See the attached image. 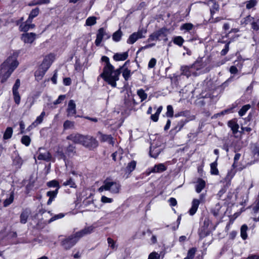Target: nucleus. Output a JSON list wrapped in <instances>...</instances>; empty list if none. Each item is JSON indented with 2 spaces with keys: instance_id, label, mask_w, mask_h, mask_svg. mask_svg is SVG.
Segmentation results:
<instances>
[{
  "instance_id": "f257e3e1",
  "label": "nucleus",
  "mask_w": 259,
  "mask_h": 259,
  "mask_svg": "<svg viewBox=\"0 0 259 259\" xmlns=\"http://www.w3.org/2000/svg\"><path fill=\"white\" fill-rule=\"evenodd\" d=\"M94 229V227L93 226H89L69 236L62 241L61 244L62 246L66 250L70 249L76 244L81 238L92 233Z\"/></svg>"
},
{
  "instance_id": "f03ea898",
  "label": "nucleus",
  "mask_w": 259,
  "mask_h": 259,
  "mask_svg": "<svg viewBox=\"0 0 259 259\" xmlns=\"http://www.w3.org/2000/svg\"><path fill=\"white\" fill-rule=\"evenodd\" d=\"M15 56H10L0 66L1 82H5L18 65Z\"/></svg>"
},
{
  "instance_id": "7ed1b4c3",
  "label": "nucleus",
  "mask_w": 259,
  "mask_h": 259,
  "mask_svg": "<svg viewBox=\"0 0 259 259\" xmlns=\"http://www.w3.org/2000/svg\"><path fill=\"white\" fill-rule=\"evenodd\" d=\"M121 73L120 69L114 70L113 66L103 68V72L100 75L105 81L115 88L116 86V81L119 80V76Z\"/></svg>"
},
{
  "instance_id": "20e7f679",
  "label": "nucleus",
  "mask_w": 259,
  "mask_h": 259,
  "mask_svg": "<svg viewBox=\"0 0 259 259\" xmlns=\"http://www.w3.org/2000/svg\"><path fill=\"white\" fill-rule=\"evenodd\" d=\"M120 185L118 182L105 180L103 185L98 189V191L102 192L104 191H108L112 194H117L119 192Z\"/></svg>"
},
{
  "instance_id": "39448f33",
  "label": "nucleus",
  "mask_w": 259,
  "mask_h": 259,
  "mask_svg": "<svg viewBox=\"0 0 259 259\" xmlns=\"http://www.w3.org/2000/svg\"><path fill=\"white\" fill-rule=\"evenodd\" d=\"M81 145L89 150H92L96 148L99 143L95 138L90 135H83Z\"/></svg>"
},
{
  "instance_id": "423d86ee",
  "label": "nucleus",
  "mask_w": 259,
  "mask_h": 259,
  "mask_svg": "<svg viewBox=\"0 0 259 259\" xmlns=\"http://www.w3.org/2000/svg\"><path fill=\"white\" fill-rule=\"evenodd\" d=\"M241 23L245 25L250 24L251 27L253 30L257 31L259 30V17L258 16L252 17L248 15L244 18Z\"/></svg>"
},
{
  "instance_id": "0eeeda50",
  "label": "nucleus",
  "mask_w": 259,
  "mask_h": 259,
  "mask_svg": "<svg viewBox=\"0 0 259 259\" xmlns=\"http://www.w3.org/2000/svg\"><path fill=\"white\" fill-rule=\"evenodd\" d=\"M147 33V30L144 29H139L137 32H134L130 35L127 40V43L128 44H134L138 39L144 38L145 34Z\"/></svg>"
},
{
  "instance_id": "6e6552de",
  "label": "nucleus",
  "mask_w": 259,
  "mask_h": 259,
  "mask_svg": "<svg viewBox=\"0 0 259 259\" xmlns=\"http://www.w3.org/2000/svg\"><path fill=\"white\" fill-rule=\"evenodd\" d=\"M110 37V35L106 32L104 28H100L98 31L95 44L96 46H99L103 38L108 39Z\"/></svg>"
},
{
  "instance_id": "1a4fd4ad",
  "label": "nucleus",
  "mask_w": 259,
  "mask_h": 259,
  "mask_svg": "<svg viewBox=\"0 0 259 259\" xmlns=\"http://www.w3.org/2000/svg\"><path fill=\"white\" fill-rule=\"evenodd\" d=\"M37 159L38 160H42L46 161H49L52 158L51 153L42 148H39L37 151Z\"/></svg>"
},
{
  "instance_id": "9d476101",
  "label": "nucleus",
  "mask_w": 259,
  "mask_h": 259,
  "mask_svg": "<svg viewBox=\"0 0 259 259\" xmlns=\"http://www.w3.org/2000/svg\"><path fill=\"white\" fill-rule=\"evenodd\" d=\"M181 75H185L187 77L190 76L192 74L195 75V65L191 66H183L181 67Z\"/></svg>"
},
{
  "instance_id": "9b49d317",
  "label": "nucleus",
  "mask_w": 259,
  "mask_h": 259,
  "mask_svg": "<svg viewBox=\"0 0 259 259\" xmlns=\"http://www.w3.org/2000/svg\"><path fill=\"white\" fill-rule=\"evenodd\" d=\"M166 170V167L163 163L156 164L153 167L148 168L147 171V175L151 173H160Z\"/></svg>"
},
{
  "instance_id": "f8f14e48",
  "label": "nucleus",
  "mask_w": 259,
  "mask_h": 259,
  "mask_svg": "<svg viewBox=\"0 0 259 259\" xmlns=\"http://www.w3.org/2000/svg\"><path fill=\"white\" fill-rule=\"evenodd\" d=\"M36 38L34 33H24L21 35V39L25 44H32Z\"/></svg>"
},
{
  "instance_id": "ddd939ff",
  "label": "nucleus",
  "mask_w": 259,
  "mask_h": 259,
  "mask_svg": "<svg viewBox=\"0 0 259 259\" xmlns=\"http://www.w3.org/2000/svg\"><path fill=\"white\" fill-rule=\"evenodd\" d=\"M83 135L78 133H72L66 137V139L71 141L74 144H81Z\"/></svg>"
},
{
  "instance_id": "4468645a",
  "label": "nucleus",
  "mask_w": 259,
  "mask_h": 259,
  "mask_svg": "<svg viewBox=\"0 0 259 259\" xmlns=\"http://www.w3.org/2000/svg\"><path fill=\"white\" fill-rule=\"evenodd\" d=\"M54 59V56L53 54H51L46 56L44 59L42 63L40 65V66L47 70L53 62Z\"/></svg>"
},
{
  "instance_id": "2eb2a0df",
  "label": "nucleus",
  "mask_w": 259,
  "mask_h": 259,
  "mask_svg": "<svg viewBox=\"0 0 259 259\" xmlns=\"http://www.w3.org/2000/svg\"><path fill=\"white\" fill-rule=\"evenodd\" d=\"M97 136L101 142H106L112 145H114V141H113V138L111 135L103 134L101 132H98Z\"/></svg>"
},
{
  "instance_id": "dca6fc26",
  "label": "nucleus",
  "mask_w": 259,
  "mask_h": 259,
  "mask_svg": "<svg viewBox=\"0 0 259 259\" xmlns=\"http://www.w3.org/2000/svg\"><path fill=\"white\" fill-rule=\"evenodd\" d=\"M157 36L158 40H163L166 41L168 40L167 37L168 29L165 28H162L157 31H155Z\"/></svg>"
},
{
  "instance_id": "f3484780",
  "label": "nucleus",
  "mask_w": 259,
  "mask_h": 259,
  "mask_svg": "<svg viewBox=\"0 0 259 259\" xmlns=\"http://www.w3.org/2000/svg\"><path fill=\"white\" fill-rule=\"evenodd\" d=\"M76 146L73 144H69L65 148V151L67 157H72L76 154Z\"/></svg>"
},
{
  "instance_id": "a211bd4d",
  "label": "nucleus",
  "mask_w": 259,
  "mask_h": 259,
  "mask_svg": "<svg viewBox=\"0 0 259 259\" xmlns=\"http://www.w3.org/2000/svg\"><path fill=\"white\" fill-rule=\"evenodd\" d=\"M67 112L68 117L73 116L76 113V104L73 100L69 101Z\"/></svg>"
},
{
  "instance_id": "6ab92c4d",
  "label": "nucleus",
  "mask_w": 259,
  "mask_h": 259,
  "mask_svg": "<svg viewBox=\"0 0 259 259\" xmlns=\"http://www.w3.org/2000/svg\"><path fill=\"white\" fill-rule=\"evenodd\" d=\"M32 21H30L28 22V19L26 21L25 23H22L19 27L20 30L21 31L26 32L29 30L30 29H32L34 28V24L31 23Z\"/></svg>"
},
{
  "instance_id": "aec40b11",
  "label": "nucleus",
  "mask_w": 259,
  "mask_h": 259,
  "mask_svg": "<svg viewBox=\"0 0 259 259\" xmlns=\"http://www.w3.org/2000/svg\"><path fill=\"white\" fill-rule=\"evenodd\" d=\"M200 204V200L197 199H194L192 202V206L190 209L189 212L191 215H194L197 211L198 206Z\"/></svg>"
},
{
  "instance_id": "412c9836",
  "label": "nucleus",
  "mask_w": 259,
  "mask_h": 259,
  "mask_svg": "<svg viewBox=\"0 0 259 259\" xmlns=\"http://www.w3.org/2000/svg\"><path fill=\"white\" fill-rule=\"evenodd\" d=\"M128 52H123L121 53H116L114 55L113 58L116 61L125 60L128 57Z\"/></svg>"
},
{
  "instance_id": "4be33fe9",
  "label": "nucleus",
  "mask_w": 259,
  "mask_h": 259,
  "mask_svg": "<svg viewBox=\"0 0 259 259\" xmlns=\"http://www.w3.org/2000/svg\"><path fill=\"white\" fill-rule=\"evenodd\" d=\"M205 186V182L201 179H199L195 185L196 191L199 193L204 188Z\"/></svg>"
},
{
  "instance_id": "5701e85b",
  "label": "nucleus",
  "mask_w": 259,
  "mask_h": 259,
  "mask_svg": "<svg viewBox=\"0 0 259 259\" xmlns=\"http://www.w3.org/2000/svg\"><path fill=\"white\" fill-rule=\"evenodd\" d=\"M228 125L231 128L233 134L237 133L239 128V125L235 121L233 120L229 121L228 122Z\"/></svg>"
},
{
  "instance_id": "b1692460",
  "label": "nucleus",
  "mask_w": 259,
  "mask_h": 259,
  "mask_svg": "<svg viewBox=\"0 0 259 259\" xmlns=\"http://www.w3.org/2000/svg\"><path fill=\"white\" fill-rule=\"evenodd\" d=\"M30 214V211L27 209L24 210L20 216V222L21 224H25L27 221L28 218Z\"/></svg>"
},
{
  "instance_id": "393cba45",
  "label": "nucleus",
  "mask_w": 259,
  "mask_h": 259,
  "mask_svg": "<svg viewBox=\"0 0 259 259\" xmlns=\"http://www.w3.org/2000/svg\"><path fill=\"white\" fill-rule=\"evenodd\" d=\"M47 71L45 68L39 66V68L35 72L36 79L37 80L41 79Z\"/></svg>"
},
{
  "instance_id": "a878e982",
  "label": "nucleus",
  "mask_w": 259,
  "mask_h": 259,
  "mask_svg": "<svg viewBox=\"0 0 259 259\" xmlns=\"http://www.w3.org/2000/svg\"><path fill=\"white\" fill-rule=\"evenodd\" d=\"M179 116L186 117L187 118V120H188V121L189 120H192L194 119L195 117V116H194V115L190 116V112L188 110L182 111V112H180L179 113L175 115L176 117H178Z\"/></svg>"
},
{
  "instance_id": "bb28decb",
  "label": "nucleus",
  "mask_w": 259,
  "mask_h": 259,
  "mask_svg": "<svg viewBox=\"0 0 259 259\" xmlns=\"http://www.w3.org/2000/svg\"><path fill=\"white\" fill-rule=\"evenodd\" d=\"M161 152V149L157 147H153L151 146L150 149V155L153 158H157L159 153Z\"/></svg>"
},
{
  "instance_id": "cd10ccee",
  "label": "nucleus",
  "mask_w": 259,
  "mask_h": 259,
  "mask_svg": "<svg viewBox=\"0 0 259 259\" xmlns=\"http://www.w3.org/2000/svg\"><path fill=\"white\" fill-rule=\"evenodd\" d=\"M123 35L122 32L120 29L113 33L112 35V39L114 41L118 42L121 40V37Z\"/></svg>"
},
{
  "instance_id": "c85d7f7f",
  "label": "nucleus",
  "mask_w": 259,
  "mask_h": 259,
  "mask_svg": "<svg viewBox=\"0 0 259 259\" xmlns=\"http://www.w3.org/2000/svg\"><path fill=\"white\" fill-rule=\"evenodd\" d=\"M39 13V9L38 8H35L34 9H32L30 12L29 17L28 18V22L30 21H32L33 19L36 17Z\"/></svg>"
},
{
  "instance_id": "c756f323",
  "label": "nucleus",
  "mask_w": 259,
  "mask_h": 259,
  "mask_svg": "<svg viewBox=\"0 0 259 259\" xmlns=\"http://www.w3.org/2000/svg\"><path fill=\"white\" fill-rule=\"evenodd\" d=\"M136 164L137 163L135 160H133L129 162L125 168L126 172L130 174L131 172H132L135 169Z\"/></svg>"
},
{
  "instance_id": "7c9ffc66",
  "label": "nucleus",
  "mask_w": 259,
  "mask_h": 259,
  "mask_svg": "<svg viewBox=\"0 0 259 259\" xmlns=\"http://www.w3.org/2000/svg\"><path fill=\"white\" fill-rule=\"evenodd\" d=\"M248 230V227L246 224L243 225L240 229V235L241 238L243 240H245L247 238V231Z\"/></svg>"
},
{
  "instance_id": "2f4dec72",
  "label": "nucleus",
  "mask_w": 259,
  "mask_h": 259,
  "mask_svg": "<svg viewBox=\"0 0 259 259\" xmlns=\"http://www.w3.org/2000/svg\"><path fill=\"white\" fill-rule=\"evenodd\" d=\"M217 159L210 164V173L212 175H218L219 174V170L217 168Z\"/></svg>"
},
{
  "instance_id": "473e14b6",
  "label": "nucleus",
  "mask_w": 259,
  "mask_h": 259,
  "mask_svg": "<svg viewBox=\"0 0 259 259\" xmlns=\"http://www.w3.org/2000/svg\"><path fill=\"white\" fill-rule=\"evenodd\" d=\"M212 5L210 6V15L213 16L214 14L219 11L220 7L218 4H217L215 2L212 1Z\"/></svg>"
},
{
  "instance_id": "72a5a7b5",
  "label": "nucleus",
  "mask_w": 259,
  "mask_h": 259,
  "mask_svg": "<svg viewBox=\"0 0 259 259\" xmlns=\"http://www.w3.org/2000/svg\"><path fill=\"white\" fill-rule=\"evenodd\" d=\"M23 163L22 159L19 155L16 156L13 160V164L19 168L21 167Z\"/></svg>"
},
{
  "instance_id": "f704fd0d",
  "label": "nucleus",
  "mask_w": 259,
  "mask_h": 259,
  "mask_svg": "<svg viewBox=\"0 0 259 259\" xmlns=\"http://www.w3.org/2000/svg\"><path fill=\"white\" fill-rule=\"evenodd\" d=\"M14 193L12 191L11 193L10 196L8 198H7L4 202V206L7 207L11 204L14 200Z\"/></svg>"
},
{
  "instance_id": "c9c22d12",
  "label": "nucleus",
  "mask_w": 259,
  "mask_h": 259,
  "mask_svg": "<svg viewBox=\"0 0 259 259\" xmlns=\"http://www.w3.org/2000/svg\"><path fill=\"white\" fill-rule=\"evenodd\" d=\"M13 134V129L11 127H8L6 128L5 132L4 134L3 138L5 140H7L11 138Z\"/></svg>"
},
{
  "instance_id": "e433bc0d",
  "label": "nucleus",
  "mask_w": 259,
  "mask_h": 259,
  "mask_svg": "<svg viewBox=\"0 0 259 259\" xmlns=\"http://www.w3.org/2000/svg\"><path fill=\"white\" fill-rule=\"evenodd\" d=\"M137 95L140 98L141 102L146 100L147 98V94L145 92L143 89H140L137 91Z\"/></svg>"
},
{
  "instance_id": "4c0bfd02",
  "label": "nucleus",
  "mask_w": 259,
  "mask_h": 259,
  "mask_svg": "<svg viewBox=\"0 0 259 259\" xmlns=\"http://www.w3.org/2000/svg\"><path fill=\"white\" fill-rule=\"evenodd\" d=\"M47 185L49 187H56V189H58V190L60 187L58 182L55 180L48 182Z\"/></svg>"
},
{
  "instance_id": "58836bf2",
  "label": "nucleus",
  "mask_w": 259,
  "mask_h": 259,
  "mask_svg": "<svg viewBox=\"0 0 259 259\" xmlns=\"http://www.w3.org/2000/svg\"><path fill=\"white\" fill-rule=\"evenodd\" d=\"M56 155L59 159H63V160L66 162L67 157L66 155L65 152H64L62 150H58L56 152Z\"/></svg>"
},
{
  "instance_id": "ea45409f",
  "label": "nucleus",
  "mask_w": 259,
  "mask_h": 259,
  "mask_svg": "<svg viewBox=\"0 0 259 259\" xmlns=\"http://www.w3.org/2000/svg\"><path fill=\"white\" fill-rule=\"evenodd\" d=\"M184 41V39L180 36H176L173 39L174 43L179 46H182Z\"/></svg>"
},
{
  "instance_id": "a19ab883",
  "label": "nucleus",
  "mask_w": 259,
  "mask_h": 259,
  "mask_svg": "<svg viewBox=\"0 0 259 259\" xmlns=\"http://www.w3.org/2000/svg\"><path fill=\"white\" fill-rule=\"evenodd\" d=\"M250 108V105L249 104L243 106L239 111V114L240 116H242L248 111Z\"/></svg>"
},
{
  "instance_id": "79ce46f5",
  "label": "nucleus",
  "mask_w": 259,
  "mask_h": 259,
  "mask_svg": "<svg viewBox=\"0 0 259 259\" xmlns=\"http://www.w3.org/2000/svg\"><path fill=\"white\" fill-rule=\"evenodd\" d=\"M96 23V18L95 17H90L86 20V25L88 26H92Z\"/></svg>"
},
{
  "instance_id": "37998d69",
  "label": "nucleus",
  "mask_w": 259,
  "mask_h": 259,
  "mask_svg": "<svg viewBox=\"0 0 259 259\" xmlns=\"http://www.w3.org/2000/svg\"><path fill=\"white\" fill-rule=\"evenodd\" d=\"M63 185L64 186H69L71 188H75L76 187L75 183L71 178L64 182Z\"/></svg>"
},
{
  "instance_id": "c03bdc74",
  "label": "nucleus",
  "mask_w": 259,
  "mask_h": 259,
  "mask_svg": "<svg viewBox=\"0 0 259 259\" xmlns=\"http://www.w3.org/2000/svg\"><path fill=\"white\" fill-rule=\"evenodd\" d=\"M30 138L28 136H24L21 138L22 143L26 146H28L30 145Z\"/></svg>"
},
{
  "instance_id": "a18cd8bd",
  "label": "nucleus",
  "mask_w": 259,
  "mask_h": 259,
  "mask_svg": "<svg viewBox=\"0 0 259 259\" xmlns=\"http://www.w3.org/2000/svg\"><path fill=\"white\" fill-rule=\"evenodd\" d=\"M58 193V190L55 189L54 191H50L47 193V196L49 197L50 198H52L53 199L56 197L57 194Z\"/></svg>"
},
{
  "instance_id": "49530a36",
  "label": "nucleus",
  "mask_w": 259,
  "mask_h": 259,
  "mask_svg": "<svg viewBox=\"0 0 259 259\" xmlns=\"http://www.w3.org/2000/svg\"><path fill=\"white\" fill-rule=\"evenodd\" d=\"M74 126V122L69 120H66L63 124L65 130L72 128Z\"/></svg>"
},
{
  "instance_id": "de8ad7c7",
  "label": "nucleus",
  "mask_w": 259,
  "mask_h": 259,
  "mask_svg": "<svg viewBox=\"0 0 259 259\" xmlns=\"http://www.w3.org/2000/svg\"><path fill=\"white\" fill-rule=\"evenodd\" d=\"M101 60L103 62H105L106 64L105 65V66L104 67V68H106V67H112L113 66V65H112L110 63V61H109V59L108 57L107 56H103L101 58Z\"/></svg>"
},
{
  "instance_id": "09e8293b",
  "label": "nucleus",
  "mask_w": 259,
  "mask_h": 259,
  "mask_svg": "<svg viewBox=\"0 0 259 259\" xmlns=\"http://www.w3.org/2000/svg\"><path fill=\"white\" fill-rule=\"evenodd\" d=\"M256 4V0H250L246 2V7L247 9H250L254 7Z\"/></svg>"
},
{
  "instance_id": "8fccbe9b",
  "label": "nucleus",
  "mask_w": 259,
  "mask_h": 259,
  "mask_svg": "<svg viewBox=\"0 0 259 259\" xmlns=\"http://www.w3.org/2000/svg\"><path fill=\"white\" fill-rule=\"evenodd\" d=\"M122 76L125 80H127L131 76V70L126 68L122 72Z\"/></svg>"
},
{
  "instance_id": "3c124183",
  "label": "nucleus",
  "mask_w": 259,
  "mask_h": 259,
  "mask_svg": "<svg viewBox=\"0 0 259 259\" xmlns=\"http://www.w3.org/2000/svg\"><path fill=\"white\" fill-rule=\"evenodd\" d=\"M20 85V80L19 79H17L13 87V93L18 92V89Z\"/></svg>"
},
{
  "instance_id": "603ef678",
  "label": "nucleus",
  "mask_w": 259,
  "mask_h": 259,
  "mask_svg": "<svg viewBox=\"0 0 259 259\" xmlns=\"http://www.w3.org/2000/svg\"><path fill=\"white\" fill-rule=\"evenodd\" d=\"M224 18L221 17H218L216 18H213V16H210V18L209 19V22L210 23H215L218 22H220L222 20H223Z\"/></svg>"
},
{
  "instance_id": "864d4df0",
  "label": "nucleus",
  "mask_w": 259,
  "mask_h": 259,
  "mask_svg": "<svg viewBox=\"0 0 259 259\" xmlns=\"http://www.w3.org/2000/svg\"><path fill=\"white\" fill-rule=\"evenodd\" d=\"M166 115L167 117H172L174 116L173 108L171 105H168L167 106Z\"/></svg>"
},
{
  "instance_id": "5fc2aeb1",
  "label": "nucleus",
  "mask_w": 259,
  "mask_h": 259,
  "mask_svg": "<svg viewBox=\"0 0 259 259\" xmlns=\"http://www.w3.org/2000/svg\"><path fill=\"white\" fill-rule=\"evenodd\" d=\"M193 28V25L190 23L184 24L181 26L182 29H185V30H186L187 31L191 30Z\"/></svg>"
},
{
  "instance_id": "6e6d98bb",
  "label": "nucleus",
  "mask_w": 259,
  "mask_h": 259,
  "mask_svg": "<svg viewBox=\"0 0 259 259\" xmlns=\"http://www.w3.org/2000/svg\"><path fill=\"white\" fill-rule=\"evenodd\" d=\"M13 95L14 96V99L15 103L17 104V105L19 104L20 102L21 98L19 92L13 93Z\"/></svg>"
},
{
  "instance_id": "4d7b16f0",
  "label": "nucleus",
  "mask_w": 259,
  "mask_h": 259,
  "mask_svg": "<svg viewBox=\"0 0 259 259\" xmlns=\"http://www.w3.org/2000/svg\"><path fill=\"white\" fill-rule=\"evenodd\" d=\"M196 251V249L195 248L190 249L188 251L187 256L193 259L194 257Z\"/></svg>"
},
{
  "instance_id": "13d9d810",
  "label": "nucleus",
  "mask_w": 259,
  "mask_h": 259,
  "mask_svg": "<svg viewBox=\"0 0 259 259\" xmlns=\"http://www.w3.org/2000/svg\"><path fill=\"white\" fill-rule=\"evenodd\" d=\"M101 201L102 202L104 203H110L113 202V199L107 197L105 196H102L101 199Z\"/></svg>"
},
{
  "instance_id": "bf43d9fd",
  "label": "nucleus",
  "mask_w": 259,
  "mask_h": 259,
  "mask_svg": "<svg viewBox=\"0 0 259 259\" xmlns=\"http://www.w3.org/2000/svg\"><path fill=\"white\" fill-rule=\"evenodd\" d=\"M230 43V41H229L226 44L225 46V48L223 49L221 52V54L222 56H225L227 54V53L228 52L229 50V44Z\"/></svg>"
},
{
  "instance_id": "052dcab7",
  "label": "nucleus",
  "mask_w": 259,
  "mask_h": 259,
  "mask_svg": "<svg viewBox=\"0 0 259 259\" xmlns=\"http://www.w3.org/2000/svg\"><path fill=\"white\" fill-rule=\"evenodd\" d=\"M159 258H160V255L156 252H153L149 254L148 259H159Z\"/></svg>"
},
{
  "instance_id": "680f3d73",
  "label": "nucleus",
  "mask_w": 259,
  "mask_h": 259,
  "mask_svg": "<svg viewBox=\"0 0 259 259\" xmlns=\"http://www.w3.org/2000/svg\"><path fill=\"white\" fill-rule=\"evenodd\" d=\"M65 98V95H60L58 97V98L55 100L54 102V105H57V104H60L62 101H63Z\"/></svg>"
},
{
  "instance_id": "e2e57ef3",
  "label": "nucleus",
  "mask_w": 259,
  "mask_h": 259,
  "mask_svg": "<svg viewBox=\"0 0 259 259\" xmlns=\"http://www.w3.org/2000/svg\"><path fill=\"white\" fill-rule=\"evenodd\" d=\"M158 40L157 36L155 32H154L152 33L149 37L147 41L149 42L150 41L157 40Z\"/></svg>"
},
{
  "instance_id": "0e129e2a",
  "label": "nucleus",
  "mask_w": 259,
  "mask_h": 259,
  "mask_svg": "<svg viewBox=\"0 0 259 259\" xmlns=\"http://www.w3.org/2000/svg\"><path fill=\"white\" fill-rule=\"evenodd\" d=\"M227 188L226 187H224L222 188L218 192L217 194V196L219 199H221L223 196V195L226 192Z\"/></svg>"
},
{
  "instance_id": "69168bd1",
  "label": "nucleus",
  "mask_w": 259,
  "mask_h": 259,
  "mask_svg": "<svg viewBox=\"0 0 259 259\" xmlns=\"http://www.w3.org/2000/svg\"><path fill=\"white\" fill-rule=\"evenodd\" d=\"M187 122H188V120H181V121H180L178 123V125H179V128L177 130V131H180L182 128V127L185 125V124L186 123H187Z\"/></svg>"
},
{
  "instance_id": "338daca9",
  "label": "nucleus",
  "mask_w": 259,
  "mask_h": 259,
  "mask_svg": "<svg viewBox=\"0 0 259 259\" xmlns=\"http://www.w3.org/2000/svg\"><path fill=\"white\" fill-rule=\"evenodd\" d=\"M156 63V60L155 58L151 59L148 63L149 68H153L155 66Z\"/></svg>"
},
{
  "instance_id": "774afa93",
  "label": "nucleus",
  "mask_w": 259,
  "mask_h": 259,
  "mask_svg": "<svg viewBox=\"0 0 259 259\" xmlns=\"http://www.w3.org/2000/svg\"><path fill=\"white\" fill-rule=\"evenodd\" d=\"M234 175L235 172L234 170H231L230 171H228L227 175L226 176V180L230 181L233 177Z\"/></svg>"
}]
</instances>
